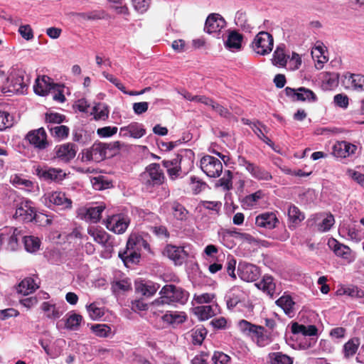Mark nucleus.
I'll return each instance as SVG.
<instances>
[{"label": "nucleus", "instance_id": "f257e3e1", "mask_svg": "<svg viewBox=\"0 0 364 364\" xmlns=\"http://www.w3.org/2000/svg\"><path fill=\"white\" fill-rule=\"evenodd\" d=\"M238 326L243 333L251 336L259 347H264L272 341L271 332L262 326L255 325L242 319L239 321Z\"/></svg>", "mask_w": 364, "mask_h": 364}, {"label": "nucleus", "instance_id": "f03ea898", "mask_svg": "<svg viewBox=\"0 0 364 364\" xmlns=\"http://www.w3.org/2000/svg\"><path fill=\"white\" fill-rule=\"evenodd\" d=\"M139 180L146 191L152 192L154 188L164 183L165 176L160 165L152 163L147 166L145 171L140 174Z\"/></svg>", "mask_w": 364, "mask_h": 364}, {"label": "nucleus", "instance_id": "7ed1b4c3", "mask_svg": "<svg viewBox=\"0 0 364 364\" xmlns=\"http://www.w3.org/2000/svg\"><path fill=\"white\" fill-rule=\"evenodd\" d=\"M8 82L11 92L24 94L28 90L30 78L23 70L14 69L8 77Z\"/></svg>", "mask_w": 364, "mask_h": 364}, {"label": "nucleus", "instance_id": "20e7f679", "mask_svg": "<svg viewBox=\"0 0 364 364\" xmlns=\"http://www.w3.org/2000/svg\"><path fill=\"white\" fill-rule=\"evenodd\" d=\"M273 46V36L266 31L259 32L251 43L252 50L261 55L269 54L272 50Z\"/></svg>", "mask_w": 364, "mask_h": 364}, {"label": "nucleus", "instance_id": "39448f33", "mask_svg": "<svg viewBox=\"0 0 364 364\" xmlns=\"http://www.w3.org/2000/svg\"><path fill=\"white\" fill-rule=\"evenodd\" d=\"M200 167L210 178H218L223 172V164L220 160L210 155H205L201 158Z\"/></svg>", "mask_w": 364, "mask_h": 364}, {"label": "nucleus", "instance_id": "423d86ee", "mask_svg": "<svg viewBox=\"0 0 364 364\" xmlns=\"http://www.w3.org/2000/svg\"><path fill=\"white\" fill-rule=\"evenodd\" d=\"M25 140L38 150H44L50 144L47 133L43 127L29 131L25 136Z\"/></svg>", "mask_w": 364, "mask_h": 364}, {"label": "nucleus", "instance_id": "0eeeda50", "mask_svg": "<svg viewBox=\"0 0 364 364\" xmlns=\"http://www.w3.org/2000/svg\"><path fill=\"white\" fill-rule=\"evenodd\" d=\"M130 223V219L124 214H117L109 216L105 222L106 228L117 234H122L127 229Z\"/></svg>", "mask_w": 364, "mask_h": 364}, {"label": "nucleus", "instance_id": "6e6552de", "mask_svg": "<svg viewBox=\"0 0 364 364\" xmlns=\"http://www.w3.org/2000/svg\"><path fill=\"white\" fill-rule=\"evenodd\" d=\"M36 210L30 200H23L17 206L14 218L24 222H31L36 219Z\"/></svg>", "mask_w": 364, "mask_h": 364}, {"label": "nucleus", "instance_id": "1a4fd4ad", "mask_svg": "<svg viewBox=\"0 0 364 364\" xmlns=\"http://www.w3.org/2000/svg\"><path fill=\"white\" fill-rule=\"evenodd\" d=\"M286 95L290 97L292 101H309L316 102L317 97L316 94L311 90L304 87H300L297 89H294L287 87L284 90Z\"/></svg>", "mask_w": 364, "mask_h": 364}, {"label": "nucleus", "instance_id": "9d476101", "mask_svg": "<svg viewBox=\"0 0 364 364\" xmlns=\"http://www.w3.org/2000/svg\"><path fill=\"white\" fill-rule=\"evenodd\" d=\"M36 175L46 181H54L59 183L66 176V173L60 168H41L38 166L36 169Z\"/></svg>", "mask_w": 364, "mask_h": 364}, {"label": "nucleus", "instance_id": "9b49d317", "mask_svg": "<svg viewBox=\"0 0 364 364\" xmlns=\"http://www.w3.org/2000/svg\"><path fill=\"white\" fill-rule=\"evenodd\" d=\"M238 275L240 278L245 282H255L260 276V270L256 265L240 262L237 267Z\"/></svg>", "mask_w": 364, "mask_h": 364}, {"label": "nucleus", "instance_id": "f8f14e48", "mask_svg": "<svg viewBox=\"0 0 364 364\" xmlns=\"http://www.w3.org/2000/svg\"><path fill=\"white\" fill-rule=\"evenodd\" d=\"M55 157L65 163L73 159L77 153V146L73 143H65L55 147Z\"/></svg>", "mask_w": 364, "mask_h": 364}, {"label": "nucleus", "instance_id": "ddd939ff", "mask_svg": "<svg viewBox=\"0 0 364 364\" xmlns=\"http://www.w3.org/2000/svg\"><path fill=\"white\" fill-rule=\"evenodd\" d=\"M226 25L225 19L218 14H210L206 18L204 31L209 34L218 33Z\"/></svg>", "mask_w": 364, "mask_h": 364}, {"label": "nucleus", "instance_id": "4468645a", "mask_svg": "<svg viewBox=\"0 0 364 364\" xmlns=\"http://www.w3.org/2000/svg\"><path fill=\"white\" fill-rule=\"evenodd\" d=\"M56 87H58V84L54 83L50 77L43 75L41 78L38 77L36 80L33 90L36 94L40 96H46L51 90H55Z\"/></svg>", "mask_w": 364, "mask_h": 364}, {"label": "nucleus", "instance_id": "2eb2a0df", "mask_svg": "<svg viewBox=\"0 0 364 364\" xmlns=\"http://www.w3.org/2000/svg\"><path fill=\"white\" fill-rule=\"evenodd\" d=\"M357 150V146L350 142L337 141L332 147V154L336 157L346 158L353 155Z\"/></svg>", "mask_w": 364, "mask_h": 364}, {"label": "nucleus", "instance_id": "dca6fc26", "mask_svg": "<svg viewBox=\"0 0 364 364\" xmlns=\"http://www.w3.org/2000/svg\"><path fill=\"white\" fill-rule=\"evenodd\" d=\"M4 242H7V249L15 251L18 247V240L21 237V231L17 228L6 227L3 229Z\"/></svg>", "mask_w": 364, "mask_h": 364}, {"label": "nucleus", "instance_id": "f3484780", "mask_svg": "<svg viewBox=\"0 0 364 364\" xmlns=\"http://www.w3.org/2000/svg\"><path fill=\"white\" fill-rule=\"evenodd\" d=\"M47 199L50 203L60 207V209H67L72 207L71 199L68 198L65 193L61 191H55L50 193L46 198V200Z\"/></svg>", "mask_w": 364, "mask_h": 364}, {"label": "nucleus", "instance_id": "a211bd4d", "mask_svg": "<svg viewBox=\"0 0 364 364\" xmlns=\"http://www.w3.org/2000/svg\"><path fill=\"white\" fill-rule=\"evenodd\" d=\"M279 220L274 213H265L256 217L255 223L258 227L272 230L277 226Z\"/></svg>", "mask_w": 364, "mask_h": 364}, {"label": "nucleus", "instance_id": "6ab92c4d", "mask_svg": "<svg viewBox=\"0 0 364 364\" xmlns=\"http://www.w3.org/2000/svg\"><path fill=\"white\" fill-rule=\"evenodd\" d=\"M88 234L93 237L96 242L102 245L103 247L106 248L113 247L112 241H111V236L105 230L89 229Z\"/></svg>", "mask_w": 364, "mask_h": 364}, {"label": "nucleus", "instance_id": "aec40b11", "mask_svg": "<svg viewBox=\"0 0 364 364\" xmlns=\"http://www.w3.org/2000/svg\"><path fill=\"white\" fill-rule=\"evenodd\" d=\"M118 256L122 260L124 265L127 267L132 264L139 263L141 258L140 252L127 249L120 250L119 252Z\"/></svg>", "mask_w": 364, "mask_h": 364}, {"label": "nucleus", "instance_id": "412c9836", "mask_svg": "<svg viewBox=\"0 0 364 364\" xmlns=\"http://www.w3.org/2000/svg\"><path fill=\"white\" fill-rule=\"evenodd\" d=\"M328 245L338 257L347 259L350 255V249L348 246L340 243L334 238H330L328 240Z\"/></svg>", "mask_w": 364, "mask_h": 364}, {"label": "nucleus", "instance_id": "4be33fe9", "mask_svg": "<svg viewBox=\"0 0 364 364\" xmlns=\"http://www.w3.org/2000/svg\"><path fill=\"white\" fill-rule=\"evenodd\" d=\"M255 286L271 297L273 296L276 286L272 277L264 275L261 281L255 284Z\"/></svg>", "mask_w": 364, "mask_h": 364}, {"label": "nucleus", "instance_id": "5701e85b", "mask_svg": "<svg viewBox=\"0 0 364 364\" xmlns=\"http://www.w3.org/2000/svg\"><path fill=\"white\" fill-rule=\"evenodd\" d=\"M181 158H179V155L173 160L163 161V165L167 168L168 173L171 179H174L178 176V172L181 170Z\"/></svg>", "mask_w": 364, "mask_h": 364}, {"label": "nucleus", "instance_id": "b1692460", "mask_svg": "<svg viewBox=\"0 0 364 364\" xmlns=\"http://www.w3.org/2000/svg\"><path fill=\"white\" fill-rule=\"evenodd\" d=\"M38 288V286L36 284L34 279L31 277H27L20 282L17 291L23 295H28Z\"/></svg>", "mask_w": 364, "mask_h": 364}, {"label": "nucleus", "instance_id": "393cba45", "mask_svg": "<svg viewBox=\"0 0 364 364\" xmlns=\"http://www.w3.org/2000/svg\"><path fill=\"white\" fill-rule=\"evenodd\" d=\"M243 36L236 31L229 33L225 46L230 49L239 50L241 48Z\"/></svg>", "mask_w": 364, "mask_h": 364}, {"label": "nucleus", "instance_id": "a878e982", "mask_svg": "<svg viewBox=\"0 0 364 364\" xmlns=\"http://www.w3.org/2000/svg\"><path fill=\"white\" fill-rule=\"evenodd\" d=\"M205 100L204 105L211 107L212 109L217 112L220 117L230 119L232 117V113L225 107L217 103L211 98H202Z\"/></svg>", "mask_w": 364, "mask_h": 364}, {"label": "nucleus", "instance_id": "bb28decb", "mask_svg": "<svg viewBox=\"0 0 364 364\" xmlns=\"http://www.w3.org/2000/svg\"><path fill=\"white\" fill-rule=\"evenodd\" d=\"M90 154L94 156V161H100L107 157V148L105 143L95 142L90 147Z\"/></svg>", "mask_w": 364, "mask_h": 364}, {"label": "nucleus", "instance_id": "cd10ccee", "mask_svg": "<svg viewBox=\"0 0 364 364\" xmlns=\"http://www.w3.org/2000/svg\"><path fill=\"white\" fill-rule=\"evenodd\" d=\"M248 172L252 177L259 181H269L272 178V174L268 171L255 164H253Z\"/></svg>", "mask_w": 364, "mask_h": 364}, {"label": "nucleus", "instance_id": "c85d7f7f", "mask_svg": "<svg viewBox=\"0 0 364 364\" xmlns=\"http://www.w3.org/2000/svg\"><path fill=\"white\" fill-rule=\"evenodd\" d=\"M360 339L358 337H354L350 339L348 342H346L343 346V354L345 358H350L353 356L360 346Z\"/></svg>", "mask_w": 364, "mask_h": 364}, {"label": "nucleus", "instance_id": "c756f323", "mask_svg": "<svg viewBox=\"0 0 364 364\" xmlns=\"http://www.w3.org/2000/svg\"><path fill=\"white\" fill-rule=\"evenodd\" d=\"M276 304L281 307L287 315H290L294 311L295 302L289 295L282 296L276 301Z\"/></svg>", "mask_w": 364, "mask_h": 364}, {"label": "nucleus", "instance_id": "7c9ffc66", "mask_svg": "<svg viewBox=\"0 0 364 364\" xmlns=\"http://www.w3.org/2000/svg\"><path fill=\"white\" fill-rule=\"evenodd\" d=\"M207 187L205 182L196 176H191L188 184V190L193 194L197 195L204 191Z\"/></svg>", "mask_w": 364, "mask_h": 364}, {"label": "nucleus", "instance_id": "2f4dec72", "mask_svg": "<svg viewBox=\"0 0 364 364\" xmlns=\"http://www.w3.org/2000/svg\"><path fill=\"white\" fill-rule=\"evenodd\" d=\"M194 311L195 314L201 321L208 320L216 314L213 306L210 305L197 306L194 309Z\"/></svg>", "mask_w": 364, "mask_h": 364}, {"label": "nucleus", "instance_id": "473e14b6", "mask_svg": "<svg viewBox=\"0 0 364 364\" xmlns=\"http://www.w3.org/2000/svg\"><path fill=\"white\" fill-rule=\"evenodd\" d=\"M109 109L107 105L103 103H97L93 107L91 114L95 120H106L109 117Z\"/></svg>", "mask_w": 364, "mask_h": 364}, {"label": "nucleus", "instance_id": "72a5a7b5", "mask_svg": "<svg viewBox=\"0 0 364 364\" xmlns=\"http://www.w3.org/2000/svg\"><path fill=\"white\" fill-rule=\"evenodd\" d=\"M270 364H292L293 360L291 357L282 352L270 353L268 355Z\"/></svg>", "mask_w": 364, "mask_h": 364}, {"label": "nucleus", "instance_id": "f704fd0d", "mask_svg": "<svg viewBox=\"0 0 364 364\" xmlns=\"http://www.w3.org/2000/svg\"><path fill=\"white\" fill-rule=\"evenodd\" d=\"M50 134L59 139H63L68 136L70 129L65 125H60L53 127L52 125L47 126Z\"/></svg>", "mask_w": 364, "mask_h": 364}, {"label": "nucleus", "instance_id": "c9c22d12", "mask_svg": "<svg viewBox=\"0 0 364 364\" xmlns=\"http://www.w3.org/2000/svg\"><path fill=\"white\" fill-rule=\"evenodd\" d=\"M182 250L180 247L172 245H167L164 249V254L169 259L173 260L176 264H181V253Z\"/></svg>", "mask_w": 364, "mask_h": 364}, {"label": "nucleus", "instance_id": "e433bc0d", "mask_svg": "<svg viewBox=\"0 0 364 364\" xmlns=\"http://www.w3.org/2000/svg\"><path fill=\"white\" fill-rule=\"evenodd\" d=\"M23 241L27 252H35L40 248L41 241L34 236H23Z\"/></svg>", "mask_w": 364, "mask_h": 364}, {"label": "nucleus", "instance_id": "4c0bfd02", "mask_svg": "<svg viewBox=\"0 0 364 364\" xmlns=\"http://www.w3.org/2000/svg\"><path fill=\"white\" fill-rule=\"evenodd\" d=\"M42 310L46 314V317L51 319H56L61 316L62 312L55 306L47 301H44L41 306Z\"/></svg>", "mask_w": 364, "mask_h": 364}, {"label": "nucleus", "instance_id": "58836bf2", "mask_svg": "<svg viewBox=\"0 0 364 364\" xmlns=\"http://www.w3.org/2000/svg\"><path fill=\"white\" fill-rule=\"evenodd\" d=\"M105 209V205H99L95 207H90L87 210L86 217L92 223H97L100 220L101 218V214Z\"/></svg>", "mask_w": 364, "mask_h": 364}, {"label": "nucleus", "instance_id": "ea45409f", "mask_svg": "<svg viewBox=\"0 0 364 364\" xmlns=\"http://www.w3.org/2000/svg\"><path fill=\"white\" fill-rule=\"evenodd\" d=\"M288 217L289 220L295 224H299L304 220V215L300 211L298 207L294 205H290L288 209Z\"/></svg>", "mask_w": 364, "mask_h": 364}, {"label": "nucleus", "instance_id": "a19ab883", "mask_svg": "<svg viewBox=\"0 0 364 364\" xmlns=\"http://www.w3.org/2000/svg\"><path fill=\"white\" fill-rule=\"evenodd\" d=\"M141 242H144V238L141 236L136 234H132L128 238L126 247L124 249L140 252Z\"/></svg>", "mask_w": 364, "mask_h": 364}, {"label": "nucleus", "instance_id": "79ce46f5", "mask_svg": "<svg viewBox=\"0 0 364 364\" xmlns=\"http://www.w3.org/2000/svg\"><path fill=\"white\" fill-rule=\"evenodd\" d=\"M130 137L139 139L146 134V129L143 124L138 122H132L129 124Z\"/></svg>", "mask_w": 364, "mask_h": 364}, {"label": "nucleus", "instance_id": "37998d69", "mask_svg": "<svg viewBox=\"0 0 364 364\" xmlns=\"http://www.w3.org/2000/svg\"><path fill=\"white\" fill-rule=\"evenodd\" d=\"M112 289L114 292H125L132 289L131 282L129 279L114 281L112 283Z\"/></svg>", "mask_w": 364, "mask_h": 364}, {"label": "nucleus", "instance_id": "c03bdc74", "mask_svg": "<svg viewBox=\"0 0 364 364\" xmlns=\"http://www.w3.org/2000/svg\"><path fill=\"white\" fill-rule=\"evenodd\" d=\"M335 223V219L331 213H327L321 223L317 225V230L321 232L328 231Z\"/></svg>", "mask_w": 364, "mask_h": 364}, {"label": "nucleus", "instance_id": "a18cd8bd", "mask_svg": "<svg viewBox=\"0 0 364 364\" xmlns=\"http://www.w3.org/2000/svg\"><path fill=\"white\" fill-rule=\"evenodd\" d=\"M14 124V117L7 112L0 110V131L11 127Z\"/></svg>", "mask_w": 364, "mask_h": 364}, {"label": "nucleus", "instance_id": "49530a36", "mask_svg": "<svg viewBox=\"0 0 364 364\" xmlns=\"http://www.w3.org/2000/svg\"><path fill=\"white\" fill-rule=\"evenodd\" d=\"M91 329L95 336L101 338L108 337L111 333V328L105 323L93 325Z\"/></svg>", "mask_w": 364, "mask_h": 364}, {"label": "nucleus", "instance_id": "de8ad7c7", "mask_svg": "<svg viewBox=\"0 0 364 364\" xmlns=\"http://www.w3.org/2000/svg\"><path fill=\"white\" fill-rule=\"evenodd\" d=\"M82 319V316L73 314L66 318L65 326L68 329L75 330L80 326Z\"/></svg>", "mask_w": 364, "mask_h": 364}, {"label": "nucleus", "instance_id": "09e8293b", "mask_svg": "<svg viewBox=\"0 0 364 364\" xmlns=\"http://www.w3.org/2000/svg\"><path fill=\"white\" fill-rule=\"evenodd\" d=\"M65 120V116L58 112L46 113L45 115V121L48 125L52 124H60Z\"/></svg>", "mask_w": 364, "mask_h": 364}, {"label": "nucleus", "instance_id": "8fccbe9b", "mask_svg": "<svg viewBox=\"0 0 364 364\" xmlns=\"http://www.w3.org/2000/svg\"><path fill=\"white\" fill-rule=\"evenodd\" d=\"M176 288L173 284L165 285L161 290L160 294L163 296H166V299H168V301L173 302L176 297L175 296Z\"/></svg>", "mask_w": 364, "mask_h": 364}, {"label": "nucleus", "instance_id": "3c124183", "mask_svg": "<svg viewBox=\"0 0 364 364\" xmlns=\"http://www.w3.org/2000/svg\"><path fill=\"white\" fill-rule=\"evenodd\" d=\"M273 60L275 65L284 66L287 64L286 55L283 48L277 47L273 54Z\"/></svg>", "mask_w": 364, "mask_h": 364}, {"label": "nucleus", "instance_id": "603ef678", "mask_svg": "<svg viewBox=\"0 0 364 364\" xmlns=\"http://www.w3.org/2000/svg\"><path fill=\"white\" fill-rule=\"evenodd\" d=\"M232 173L230 170L225 171L224 176L218 182L220 185L226 191H230L232 188Z\"/></svg>", "mask_w": 364, "mask_h": 364}, {"label": "nucleus", "instance_id": "864d4df0", "mask_svg": "<svg viewBox=\"0 0 364 364\" xmlns=\"http://www.w3.org/2000/svg\"><path fill=\"white\" fill-rule=\"evenodd\" d=\"M171 302L168 301V299H166V296H163L161 295V296L155 299L151 304V308L153 312L155 314L156 311H161L163 312L164 309L163 307L165 304H169Z\"/></svg>", "mask_w": 364, "mask_h": 364}, {"label": "nucleus", "instance_id": "5fc2aeb1", "mask_svg": "<svg viewBox=\"0 0 364 364\" xmlns=\"http://www.w3.org/2000/svg\"><path fill=\"white\" fill-rule=\"evenodd\" d=\"M230 357L221 351H215L212 357L214 364H228L230 362Z\"/></svg>", "mask_w": 364, "mask_h": 364}, {"label": "nucleus", "instance_id": "6e6d98bb", "mask_svg": "<svg viewBox=\"0 0 364 364\" xmlns=\"http://www.w3.org/2000/svg\"><path fill=\"white\" fill-rule=\"evenodd\" d=\"M206 335L205 328H199L191 333L192 342L194 345H201Z\"/></svg>", "mask_w": 364, "mask_h": 364}, {"label": "nucleus", "instance_id": "4d7b16f0", "mask_svg": "<svg viewBox=\"0 0 364 364\" xmlns=\"http://www.w3.org/2000/svg\"><path fill=\"white\" fill-rule=\"evenodd\" d=\"M194 160V152L189 149H183V163L186 161V164L188 170H191L193 167Z\"/></svg>", "mask_w": 364, "mask_h": 364}, {"label": "nucleus", "instance_id": "13d9d810", "mask_svg": "<svg viewBox=\"0 0 364 364\" xmlns=\"http://www.w3.org/2000/svg\"><path fill=\"white\" fill-rule=\"evenodd\" d=\"M117 127H104L102 128H99L97 130V133L99 136L101 137H109L113 136L117 132Z\"/></svg>", "mask_w": 364, "mask_h": 364}, {"label": "nucleus", "instance_id": "bf43d9fd", "mask_svg": "<svg viewBox=\"0 0 364 364\" xmlns=\"http://www.w3.org/2000/svg\"><path fill=\"white\" fill-rule=\"evenodd\" d=\"M262 197V192L257 191L254 193L247 196L244 198V203L248 206H253Z\"/></svg>", "mask_w": 364, "mask_h": 364}, {"label": "nucleus", "instance_id": "052dcab7", "mask_svg": "<svg viewBox=\"0 0 364 364\" xmlns=\"http://www.w3.org/2000/svg\"><path fill=\"white\" fill-rule=\"evenodd\" d=\"M134 9L140 12H145L150 4V0H131Z\"/></svg>", "mask_w": 364, "mask_h": 364}, {"label": "nucleus", "instance_id": "680f3d73", "mask_svg": "<svg viewBox=\"0 0 364 364\" xmlns=\"http://www.w3.org/2000/svg\"><path fill=\"white\" fill-rule=\"evenodd\" d=\"M93 186L97 190H103L110 187L111 182L104 180L102 176L94 178Z\"/></svg>", "mask_w": 364, "mask_h": 364}, {"label": "nucleus", "instance_id": "e2e57ef3", "mask_svg": "<svg viewBox=\"0 0 364 364\" xmlns=\"http://www.w3.org/2000/svg\"><path fill=\"white\" fill-rule=\"evenodd\" d=\"M162 319L169 323H182V316L178 312L166 314L162 316Z\"/></svg>", "mask_w": 364, "mask_h": 364}, {"label": "nucleus", "instance_id": "0e129e2a", "mask_svg": "<svg viewBox=\"0 0 364 364\" xmlns=\"http://www.w3.org/2000/svg\"><path fill=\"white\" fill-rule=\"evenodd\" d=\"M352 85L355 89L364 90V75L360 74H352Z\"/></svg>", "mask_w": 364, "mask_h": 364}, {"label": "nucleus", "instance_id": "69168bd1", "mask_svg": "<svg viewBox=\"0 0 364 364\" xmlns=\"http://www.w3.org/2000/svg\"><path fill=\"white\" fill-rule=\"evenodd\" d=\"M21 36L26 40L30 41L33 38V32L30 25H22L18 28Z\"/></svg>", "mask_w": 364, "mask_h": 364}, {"label": "nucleus", "instance_id": "338daca9", "mask_svg": "<svg viewBox=\"0 0 364 364\" xmlns=\"http://www.w3.org/2000/svg\"><path fill=\"white\" fill-rule=\"evenodd\" d=\"M87 309L90 313V316L94 319L101 318L104 315L103 310L97 307L94 303L87 306Z\"/></svg>", "mask_w": 364, "mask_h": 364}, {"label": "nucleus", "instance_id": "774afa93", "mask_svg": "<svg viewBox=\"0 0 364 364\" xmlns=\"http://www.w3.org/2000/svg\"><path fill=\"white\" fill-rule=\"evenodd\" d=\"M348 176L364 188V174L354 170H348Z\"/></svg>", "mask_w": 364, "mask_h": 364}]
</instances>
